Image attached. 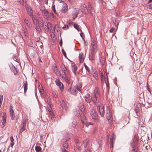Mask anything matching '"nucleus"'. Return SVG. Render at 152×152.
<instances>
[{"instance_id":"f257e3e1","label":"nucleus","mask_w":152,"mask_h":152,"mask_svg":"<svg viewBox=\"0 0 152 152\" xmlns=\"http://www.w3.org/2000/svg\"><path fill=\"white\" fill-rule=\"evenodd\" d=\"M99 91L98 89L96 88L94 91V93H92L91 96V100L94 103H97V101L98 100L99 98Z\"/></svg>"},{"instance_id":"f03ea898","label":"nucleus","mask_w":152,"mask_h":152,"mask_svg":"<svg viewBox=\"0 0 152 152\" xmlns=\"http://www.w3.org/2000/svg\"><path fill=\"white\" fill-rule=\"evenodd\" d=\"M57 9L62 13H65L68 10L67 5L66 3H64L63 4H58Z\"/></svg>"},{"instance_id":"7ed1b4c3","label":"nucleus","mask_w":152,"mask_h":152,"mask_svg":"<svg viewBox=\"0 0 152 152\" xmlns=\"http://www.w3.org/2000/svg\"><path fill=\"white\" fill-rule=\"evenodd\" d=\"M96 105L97 107V110L99 112L100 115L101 117H103L104 115V106L100 103H96Z\"/></svg>"},{"instance_id":"20e7f679","label":"nucleus","mask_w":152,"mask_h":152,"mask_svg":"<svg viewBox=\"0 0 152 152\" xmlns=\"http://www.w3.org/2000/svg\"><path fill=\"white\" fill-rule=\"evenodd\" d=\"M90 113L91 116L93 119L96 120L98 118V115L96 111L94 110L91 109L90 111Z\"/></svg>"},{"instance_id":"39448f33","label":"nucleus","mask_w":152,"mask_h":152,"mask_svg":"<svg viewBox=\"0 0 152 152\" xmlns=\"http://www.w3.org/2000/svg\"><path fill=\"white\" fill-rule=\"evenodd\" d=\"M88 11L92 15V16H94V15L95 14V11L94 9L91 6V4L89 2L88 3Z\"/></svg>"},{"instance_id":"423d86ee","label":"nucleus","mask_w":152,"mask_h":152,"mask_svg":"<svg viewBox=\"0 0 152 152\" xmlns=\"http://www.w3.org/2000/svg\"><path fill=\"white\" fill-rule=\"evenodd\" d=\"M80 9L81 12L84 14H86L88 11L86 5L83 3L81 4Z\"/></svg>"},{"instance_id":"0eeeda50","label":"nucleus","mask_w":152,"mask_h":152,"mask_svg":"<svg viewBox=\"0 0 152 152\" xmlns=\"http://www.w3.org/2000/svg\"><path fill=\"white\" fill-rule=\"evenodd\" d=\"M68 90L71 94L74 95H76L77 93V90L75 86L72 88H70L68 89Z\"/></svg>"},{"instance_id":"6e6552de","label":"nucleus","mask_w":152,"mask_h":152,"mask_svg":"<svg viewBox=\"0 0 152 152\" xmlns=\"http://www.w3.org/2000/svg\"><path fill=\"white\" fill-rule=\"evenodd\" d=\"M91 46L92 48V51L93 52H96L97 50V45L96 42L95 41H92Z\"/></svg>"},{"instance_id":"1a4fd4ad","label":"nucleus","mask_w":152,"mask_h":152,"mask_svg":"<svg viewBox=\"0 0 152 152\" xmlns=\"http://www.w3.org/2000/svg\"><path fill=\"white\" fill-rule=\"evenodd\" d=\"M10 113L11 119L13 120L15 117V113L14 111L13 107L11 105L10 106Z\"/></svg>"},{"instance_id":"9d476101","label":"nucleus","mask_w":152,"mask_h":152,"mask_svg":"<svg viewBox=\"0 0 152 152\" xmlns=\"http://www.w3.org/2000/svg\"><path fill=\"white\" fill-rule=\"evenodd\" d=\"M85 57V56L83 52H81L79 53V59L80 63H83L84 61Z\"/></svg>"},{"instance_id":"9b49d317","label":"nucleus","mask_w":152,"mask_h":152,"mask_svg":"<svg viewBox=\"0 0 152 152\" xmlns=\"http://www.w3.org/2000/svg\"><path fill=\"white\" fill-rule=\"evenodd\" d=\"M55 82L56 84L58 86L60 90L61 91H63L64 88L62 83L60 82V80L58 79H56L55 80Z\"/></svg>"},{"instance_id":"f8f14e48","label":"nucleus","mask_w":152,"mask_h":152,"mask_svg":"<svg viewBox=\"0 0 152 152\" xmlns=\"http://www.w3.org/2000/svg\"><path fill=\"white\" fill-rule=\"evenodd\" d=\"M106 116L107 119L108 120H109L111 117V114L110 113V110L108 107H107V108Z\"/></svg>"},{"instance_id":"ddd939ff","label":"nucleus","mask_w":152,"mask_h":152,"mask_svg":"<svg viewBox=\"0 0 152 152\" xmlns=\"http://www.w3.org/2000/svg\"><path fill=\"white\" fill-rule=\"evenodd\" d=\"M7 115L6 112H4L3 113L2 117V122L1 126L2 127H4L5 126L6 121Z\"/></svg>"},{"instance_id":"4468645a","label":"nucleus","mask_w":152,"mask_h":152,"mask_svg":"<svg viewBox=\"0 0 152 152\" xmlns=\"http://www.w3.org/2000/svg\"><path fill=\"white\" fill-rule=\"evenodd\" d=\"M79 107L81 112H83V113H84L86 112V108L84 106V105L83 103H80L79 104Z\"/></svg>"},{"instance_id":"2eb2a0df","label":"nucleus","mask_w":152,"mask_h":152,"mask_svg":"<svg viewBox=\"0 0 152 152\" xmlns=\"http://www.w3.org/2000/svg\"><path fill=\"white\" fill-rule=\"evenodd\" d=\"M26 121L25 120L24 121H23L22 124H21V127L20 130L19 131L20 133H22L23 131H24L26 127Z\"/></svg>"},{"instance_id":"dca6fc26","label":"nucleus","mask_w":152,"mask_h":152,"mask_svg":"<svg viewBox=\"0 0 152 152\" xmlns=\"http://www.w3.org/2000/svg\"><path fill=\"white\" fill-rule=\"evenodd\" d=\"M79 12V9L78 8H75L74 10L72 13V15L73 16V18L74 19L77 17Z\"/></svg>"},{"instance_id":"f3484780","label":"nucleus","mask_w":152,"mask_h":152,"mask_svg":"<svg viewBox=\"0 0 152 152\" xmlns=\"http://www.w3.org/2000/svg\"><path fill=\"white\" fill-rule=\"evenodd\" d=\"M61 69L62 70V71L63 72L64 74L62 75H66L68 73V72L67 71V70L65 67L64 65H62L61 66Z\"/></svg>"},{"instance_id":"a211bd4d","label":"nucleus","mask_w":152,"mask_h":152,"mask_svg":"<svg viewBox=\"0 0 152 152\" xmlns=\"http://www.w3.org/2000/svg\"><path fill=\"white\" fill-rule=\"evenodd\" d=\"M25 8L26 9L27 11L28 14L30 16H31L32 15L33 11L32 10V9L31 8V7L29 6H28V5H26Z\"/></svg>"},{"instance_id":"6ab92c4d","label":"nucleus","mask_w":152,"mask_h":152,"mask_svg":"<svg viewBox=\"0 0 152 152\" xmlns=\"http://www.w3.org/2000/svg\"><path fill=\"white\" fill-rule=\"evenodd\" d=\"M96 52H93V51H92L91 54L89 55V59L90 60L92 61L95 59V53Z\"/></svg>"},{"instance_id":"aec40b11","label":"nucleus","mask_w":152,"mask_h":152,"mask_svg":"<svg viewBox=\"0 0 152 152\" xmlns=\"http://www.w3.org/2000/svg\"><path fill=\"white\" fill-rule=\"evenodd\" d=\"M92 74L96 80H97L98 79L97 72L96 69H94L93 70Z\"/></svg>"},{"instance_id":"412c9836","label":"nucleus","mask_w":152,"mask_h":152,"mask_svg":"<svg viewBox=\"0 0 152 152\" xmlns=\"http://www.w3.org/2000/svg\"><path fill=\"white\" fill-rule=\"evenodd\" d=\"M42 14L44 18L46 19H48L49 18V13L47 10L43 12H42Z\"/></svg>"},{"instance_id":"4be33fe9","label":"nucleus","mask_w":152,"mask_h":152,"mask_svg":"<svg viewBox=\"0 0 152 152\" xmlns=\"http://www.w3.org/2000/svg\"><path fill=\"white\" fill-rule=\"evenodd\" d=\"M77 66L75 65H73L72 66V70L75 75H76V72L77 71Z\"/></svg>"},{"instance_id":"5701e85b","label":"nucleus","mask_w":152,"mask_h":152,"mask_svg":"<svg viewBox=\"0 0 152 152\" xmlns=\"http://www.w3.org/2000/svg\"><path fill=\"white\" fill-rule=\"evenodd\" d=\"M54 71L55 73L57 75H60L61 73L58 70V69L57 67L56 66L54 68Z\"/></svg>"},{"instance_id":"b1692460","label":"nucleus","mask_w":152,"mask_h":152,"mask_svg":"<svg viewBox=\"0 0 152 152\" xmlns=\"http://www.w3.org/2000/svg\"><path fill=\"white\" fill-rule=\"evenodd\" d=\"M62 77L63 79L68 84L70 83V81L68 78L65 75H62Z\"/></svg>"},{"instance_id":"393cba45","label":"nucleus","mask_w":152,"mask_h":152,"mask_svg":"<svg viewBox=\"0 0 152 152\" xmlns=\"http://www.w3.org/2000/svg\"><path fill=\"white\" fill-rule=\"evenodd\" d=\"M24 88V93H26L28 88V83L27 81H25L23 85Z\"/></svg>"},{"instance_id":"a878e982","label":"nucleus","mask_w":152,"mask_h":152,"mask_svg":"<svg viewBox=\"0 0 152 152\" xmlns=\"http://www.w3.org/2000/svg\"><path fill=\"white\" fill-rule=\"evenodd\" d=\"M115 140V139L113 137H111L110 139V148L113 147V144Z\"/></svg>"},{"instance_id":"bb28decb","label":"nucleus","mask_w":152,"mask_h":152,"mask_svg":"<svg viewBox=\"0 0 152 152\" xmlns=\"http://www.w3.org/2000/svg\"><path fill=\"white\" fill-rule=\"evenodd\" d=\"M88 142V140L87 139H85L83 141V146L85 148H86Z\"/></svg>"},{"instance_id":"cd10ccee","label":"nucleus","mask_w":152,"mask_h":152,"mask_svg":"<svg viewBox=\"0 0 152 152\" xmlns=\"http://www.w3.org/2000/svg\"><path fill=\"white\" fill-rule=\"evenodd\" d=\"M24 22L27 26L29 27H31V23L29 19L28 18L25 19Z\"/></svg>"},{"instance_id":"c85d7f7f","label":"nucleus","mask_w":152,"mask_h":152,"mask_svg":"<svg viewBox=\"0 0 152 152\" xmlns=\"http://www.w3.org/2000/svg\"><path fill=\"white\" fill-rule=\"evenodd\" d=\"M34 27L39 33H42L41 29L39 26L37 25L35 26Z\"/></svg>"},{"instance_id":"c756f323","label":"nucleus","mask_w":152,"mask_h":152,"mask_svg":"<svg viewBox=\"0 0 152 152\" xmlns=\"http://www.w3.org/2000/svg\"><path fill=\"white\" fill-rule=\"evenodd\" d=\"M82 84L81 83H78L76 87V88L77 90H78L79 91H81L80 88L82 87Z\"/></svg>"},{"instance_id":"7c9ffc66","label":"nucleus","mask_w":152,"mask_h":152,"mask_svg":"<svg viewBox=\"0 0 152 152\" xmlns=\"http://www.w3.org/2000/svg\"><path fill=\"white\" fill-rule=\"evenodd\" d=\"M105 81L107 87H108L109 85V83L108 82V77L107 75V74H106V77L105 78Z\"/></svg>"},{"instance_id":"2f4dec72","label":"nucleus","mask_w":152,"mask_h":152,"mask_svg":"<svg viewBox=\"0 0 152 152\" xmlns=\"http://www.w3.org/2000/svg\"><path fill=\"white\" fill-rule=\"evenodd\" d=\"M77 124V122L76 120H73L72 122V123L71 125L73 128H75Z\"/></svg>"},{"instance_id":"473e14b6","label":"nucleus","mask_w":152,"mask_h":152,"mask_svg":"<svg viewBox=\"0 0 152 152\" xmlns=\"http://www.w3.org/2000/svg\"><path fill=\"white\" fill-rule=\"evenodd\" d=\"M35 148L37 152H40L42 149L41 148L39 145L36 146Z\"/></svg>"},{"instance_id":"72a5a7b5","label":"nucleus","mask_w":152,"mask_h":152,"mask_svg":"<svg viewBox=\"0 0 152 152\" xmlns=\"http://www.w3.org/2000/svg\"><path fill=\"white\" fill-rule=\"evenodd\" d=\"M61 106L63 109L65 110H66L67 108L66 105L63 102L61 104Z\"/></svg>"},{"instance_id":"f704fd0d","label":"nucleus","mask_w":152,"mask_h":152,"mask_svg":"<svg viewBox=\"0 0 152 152\" xmlns=\"http://www.w3.org/2000/svg\"><path fill=\"white\" fill-rule=\"evenodd\" d=\"M81 120L83 123H84V121H86V116L84 115V114H82L81 115H80Z\"/></svg>"},{"instance_id":"c9c22d12","label":"nucleus","mask_w":152,"mask_h":152,"mask_svg":"<svg viewBox=\"0 0 152 152\" xmlns=\"http://www.w3.org/2000/svg\"><path fill=\"white\" fill-rule=\"evenodd\" d=\"M84 65L86 70L88 72V73L89 74H91L90 70L88 67L86 65L85 63H84Z\"/></svg>"},{"instance_id":"e433bc0d","label":"nucleus","mask_w":152,"mask_h":152,"mask_svg":"<svg viewBox=\"0 0 152 152\" xmlns=\"http://www.w3.org/2000/svg\"><path fill=\"white\" fill-rule=\"evenodd\" d=\"M134 111L136 113L137 115H139V108L138 107H136L134 109Z\"/></svg>"},{"instance_id":"4c0bfd02","label":"nucleus","mask_w":152,"mask_h":152,"mask_svg":"<svg viewBox=\"0 0 152 152\" xmlns=\"http://www.w3.org/2000/svg\"><path fill=\"white\" fill-rule=\"evenodd\" d=\"M50 115H51L52 120V121H55V116H54V115H53V113L51 111H50Z\"/></svg>"},{"instance_id":"58836bf2","label":"nucleus","mask_w":152,"mask_h":152,"mask_svg":"<svg viewBox=\"0 0 152 152\" xmlns=\"http://www.w3.org/2000/svg\"><path fill=\"white\" fill-rule=\"evenodd\" d=\"M74 27L78 31H80V28L79 27V26L77 24H74Z\"/></svg>"},{"instance_id":"ea45409f","label":"nucleus","mask_w":152,"mask_h":152,"mask_svg":"<svg viewBox=\"0 0 152 152\" xmlns=\"http://www.w3.org/2000/svg\"><path fill=\"white\" fill-rule=\"evenodd\" d=\"M85 101L86 102L89 103V104H91V99H90V98L85 99Z\"/></svg>"},{"instance_id":"a19ab883","label":"nucleus","mask_w":152,"mask_h":152,"mask_svg":"<svg viewBox=\"0 0 152 152\" xmlns=\"http://www.w3.org/2000/svg\"><path fill=\"white\" fill-rule=\"evenodd\" d=\"M63 146L64 148H67L68 147V145L66 141H65L63 144Z\"/></svg>"},{"instance_id":"79ce46f5","label":"nucleus","mask_w":152,"mask_h":152,"mask_svg":"<svg viewBox=\"0 0 152 152\" xmlns=\"http://www.w3.org/2000/svg\"><path fill=\"white\" fill-rule=\"evenodd\" d=\"M38 23L40 26L42 27L44 26V23L42 20H40L39 21Z\"/></svg>"},{"instance_id":"37998d69","label":"nucleus","mask_w":152,"mask_h":152,"mask_svg":"<svg viewBox=\"0 0 152 152\" xmlns=\"http://www.w3.org/2000/svg\"><path fill=\"white\" fill-rule=\"evenodd\" d=\"M75 115L77 117H80V112L79 111H76L75 113Z\"/></svg>"},{"instance_id":"c03bdc74","label":"nucleus","mask_w":152,"mask_h":152,"mask_svg":"<svg viewBox=\"0 0 152 152\" xmlns=\"http://www.w3.org/2000/svg\"><path fill=\"white\" fill-rule=\"evenodd\" d=\"M14 70L13 69V71L14 72L15 74H17L18 73V71L17 69L15 68L14 66L13 68Z\"/></svg>"},{"instance_id":"a18cd8bd","label":"nucleus","mask_w":152,"mask_h":152,"mask_svg":"<svg viewBox=\"0 0 152 152\" xmlns=\"http://www.w3.org/2000/svg\"><path fill=\"white\" fill-rule=\"evenodd\" d=\"M18 2H19L20 4L23 5L24 4V0H17Z\"/></svg>"},{"instance_id":"49530a36","label":"nucleus","mask_w":152,"mask_h":152,"mask_svg":"<svg viewBox=\"0 0 152 152\" xmlns=\"http://www.w3.org/2000/svg\"><path fill=\"white\" fill-rule=\"evenodd\" d=\"M23 34L25 37H27L28 36V33L27 31L26 30L23 31L22 33Z\"/></svg>"},{"instance_id":"de8ad7c7","label":"nucleus","mask_w":152,"mask_h":152,"mask_svg":"<svg viewBox=\"0 0 152 152\" xmlns=\"http://www.w3.org/2000/svg\"><path fill=\"white\" fill-rule=\"evenodd\" d=\"M52 9L56 14H57V13H56V11L55 9V7L54 5H52Z\"/></svg>"},{"instance_id":"09e8293b","label":"nucleus","mask_w":152,"mask_h":152,"mask_svg":"<svg viewBox=\"0 0 152 152\" xmlns=\"http://www.w3.org/2000/svg\"><path fill=\"white\" fill-rule=\"evenodd\" d=\"M40 10L42 13L43 12L45 11L46 10H47L45 9V7H41L40 8Z\"/></svg>"},{"instance_id":"8fccbe9b","label":"nucleus","mask_w":152,"mask_h":152,"mask_svg":"<svg viewBox=\"0 0 152 152\" xmlns=\"http://www.w3.org/2000/svg\"><path fill=\"white\" fill-rule=\"evenodd\" d=\"M62 28L64 30H67L69 28V26L68 25H65Z\"/></svg>"},{"instance_id":"3c124183","label":"nucleus","mask_w":152,"mask_h":152,"mask_svg":"<svg viewBox=\"0 0 152 152\" xmlns=\"http://www.w3.org/2000/svg\"><path fill=\"white\" fill-rule=\"evenodd\" d=\"M48 25V23H47V22H46V23H45V28L47 30H48L49 29Z\"/></svg>"},{"instance_id":"603ef678","label":"nucleus","mask_w":152,"mask_h":152,"mask_svg":"<svg viewBox=\"0 0 152 152\" xmlns=\"http://www.w3.org/2000/svg\"><path fill=\"white\" fill-rule=\"evenodd\" d=\"M13 58L14 59V60L16 61V62H19V60L17 58H16L15 56V55H14L13 56Z\"/></svg>"},{"instance_id":"864d4df0","label":"nucleus","mask_w":152,"mask_h":152,"mask_svg":"<svg viewBox=\"0 0 152 152\" xmlns=\"http://www.w3.org/2000/svg\"><path fill=\"white\" fill-rule=\"evenodd\" d=\"M62 53L63 54L64 56L65 57H66V53L65 51L64 50H63V49H62Z\"/></svg>"},{"instance_id":"5fc2aeb1","label":"nucleus","mask_w":152,"mask_h":152,"mask_svg":"<svg viewBox=\"0 0 152 152\" xmlns=\"http://www.w3.org/2000/svg\"><path fill=\"white\" fill-rule=\"evenodd\" d=\"M84 99L85 98H90V94H87L85 96H84Z\"/></svg>"},{"instance_id":"6e6d98bb","label":"nucleus","mask_w":152,"mask_h":152,"mask_svg":"<svg viewBox=\"0 0 152 152\" xmlns=\"http://www.w3.org/2000/svg\"><path fill=\"white\" fill-rule=\"evenodd\" d=\"M32 18L34 22L35 20L37 21V19L35 16H33Z\"/></svg>"},{"instance_id":"4d7b16f0","label":"nucleus","mask_w":152,"mask_h":152,"mask_svg":"<svg viewBox=\"0 0 152 152\" xmlns=\"http://www.w3.org/2000/svg\"><path fill=\"white\" fill-rule=\"evenodd\" d=\"M132 152H137V148H133L132 150Z\"/></svg>"},{"instance_id":"13d9d810","label":"nucleus","mask_w":152,"mask_h":152,"mask_svg":"<svg viewBox=\"0 0 152 152\" xmlns=\"http://www.w3.org/2000/svg\"><path fill=\"white\" fill-rule=\"evenodd\" d=\"M115 28H111L110 30V33L113 32L114 31Z\"/></svg>"},{"instance_id":"bf43d9fd","label":"nucleus","mask_w":152,"mask_h":152,"mask_svg":"<svg viewBox=\"0 0 152 152\" xmlns=\"http://www.w3.org/2000/svg\"><path fill=\"white\" fill-rule=\"evenodd\" d=\"M91 124H92L91 122L87 123L86 124V126L87 127H88V126Z\"/></svg>"},{"instance_id":"052dcab7","label":"nucleus","mask_w":152,"mask_h":152,"mask_svg":"<svg viewBox=\"0 0 152 152\" xmlns=\"http://www.w3.org/2000/svg\"><path fill=\"white\" fill-rule=\"evenodd\" d=\"M84 152H91L89 148H88L87 149L85 150Z\"/></svg>"},{"instance_id":"680f3d73","label":"nucleus","mask_w":152,"mask_h":152,"mask_svg":"<svg viewBox=\"0 0 152 152\" xmlns=\"http://www.w3.org/2000/svg\"><path fill=\"white\" fill-rule=\"evenodd\" d=\"M10 140L11 142H13L14 141V138L12 136H11L10 137Z\"/></svg>"},{"instance_id":"e2e57ef3","label":"nucleus","mask_w":152,"mask_h":152,"mask_svg":"<svg viewBox=\"0 0 152 152\" xmlns=\"http://www.w3.org/2000/svg\"><path fill=\"white\" fill-rule=\"evenodd\" d=\"M77 148L78 151H79L80 152L81 151L82 148L80 146H78Z\"/></svg>"},{"instance_id":"0e129e2a","label":"nucleus","mask_w":152,"mask_h":152,"mask_svg":"<svg viewBox=\"0 0 152 152\" xmlns=\"http://www.w3.org/2000/svg\"><path fill=\"white\" fill-rule=\"evenodd\" d=\"M62 39H61V40L60 41V42H59V44H60V46L61 47H62Z\"/></svg>"},{"instance_id":"69168bd1","label":"nucleus","mask_w":152,"mask_h":152,"mask_svg":"<svg viewBox=\"0 0 152 152\" xmlns=\"http://www.w3.org/2000/svg\"><path fill=\"white\" fill-rule=\"evenodd\" d=\"M14 145V142H11V143L10 144V146L12 148Z\"/></svg>"},{"instance_id":"338daca9","label":"nucleus","mask_w":152,"mask_h":152,"mask_svg":"<svg viewBox=\"0 0 152 152\" xmlns=\"http://www.w3.org/2000/svg\"><path fill=\"white\" fill-rule=\"evenodd\" d=\"M62 152H67L65 149H62Z\"/></svg>"},{"instance_id":"774afa93","label":"nucleus","mask_w":152,"mask_h":152,"mask_svg":"<svg viewBox=\"0 0 152 152\" xmlns=\"http://www.w3.org/2000/svg\"><path fill=\"white\" fill-rule=\"evenodd\" d=\"M41 58L40 57H39L38 60L39 62H42V61L41 60Z\"/></svg>"}]
</instances>
